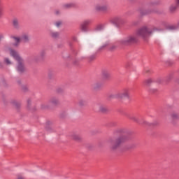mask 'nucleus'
I'll return each instance as SVG.
<instances>
[{
    "instance_id": "nucleus-12",
    "label": "nucleus",
    "mask_w": 179,
    "mask_h": 179,
    "mask_svg": "<svg viewBox=\"0 0 179 179\" xmlns=\"http://www.w3.org/2000/svg\"><path fill=\"white\" fill-rule=\"evenodd\" d=\"M72 138L74 139V141H80L81 139L80 136L78 134H74Z\"/></svg>"
},
{
    "instance_id": "nucleus-27",
    "label": "nucleus",
    "mask_w": 179,
    "mask_h": 179,
    "mask_svg": "<svg viewBox=\"0 0 179 179\" xmlns=\"http://www.w3.org/2000/svg\"><path fill=\"white\" fill-rule=\"evenodd\" d=\"M17 179H24V178H23L22 176H19Z\"/></svg>"
},
{
    "instance_id": "nucleus-29",
    "label": "nucleus",
    "mask_w": 179,
    "mask_h": 179,
    "mask_svg": "<svg viewBox=\"0 0 179 179\" xmlns=\"http://www.w3.org/2000/svg\"><path fill=\"white\" fill-rule=\"evenodd\" d=\"M59 13L58 12V10L56 11V15H58Z\"/></svg>"
},
{
    "instance_id": "nucleus-30",
    "label": "nucleus",
    "mask_w": 179,
    "mask_h": 179,
    "mask_svg": "<svg viewBox=\"0 0 179 179\" xmlns=\"http://www.w3.org/2000/svg\"><path fill=\"white\" fill-rule=\"evenodd\" d=\"M2 37H3L2 35H0V40H1V38H2Z\"/></svg>"
},
{
    "instance_id": "nucleus-5",
    "label": "nucleus",
    "mask_w": 179,
    "mask_h": 179,
    "mask_svg": "<svg viewBox=\"0 0 179 179\" xmlns=\"http://www.w3.org/2000/svg\"><path fill=\"white\" fill-rule=\"evenodd\" d=\"M13 38H14V40L16 42L14 44V45H15V47L19 45V43H20V41L22 43H27L29 41V36H27V35H23L21 38H17V37H15V36H13Z\"/></svg>"
},
{
    "instance_id": "nucleus-9",
    "label": "nucleus",
    "mask_w": 179,
    "mask_h": 179,
    "mask_svg": "<svg viewBox=\"0 0 179 179\" xmlns=\"http://www.w3.org/2000/svg\"><path fill=\"white\" fill-rule=\"evenodd\" d=\"M177 3L175 5H173L170 7V10L171 12H174L177 8L179 6V0H176Z\"/></svg>"
},
{
    "instance_id": "nucleus-33",
    "label": "nucleus",
    "mask_w": 179,
    "mask_h": 179,
    "mask_svg": "<svg viewBox=\"0 0 179 179\" xmlns=\"http://www.w3.org/2000/svg\"><path fill=\"white\" fill-rule=\"evenodd\" d=\"M80 106H82V103H80Z\"/></svg>"
},
{
    "instance_id": "nucleus-25",
    "label": "nucleus",
    "mask_w": 179,
    "mask_h": 179,
    "mask_svg": "<svg viewBox=\"0 0 179 179\" xmlns=\"http://www.w3.org/2000/svg\"><path fill=\"white\" fill-rule=\"evenodd\" d=\"M128 149H131V147H127V148H124V150H128Z\"/></svg>"
},
{
    "instance_id": "nucleus-32",
    "label": "nucleus",
    "mask_w": 179,
    "mask_h": 179,
    "mask_svg": "<svg viewBox=\"0 0 179 179\" xmlns=\"http://www.w3.org/2000/svg\"><path fill=\"white\" fill-rule=\"evenodd\" d=\"M73 40H74V41L76 40V38H73Z\"/></svg>"
},
{
    "instance_id": "nucleus-21",
    "label": "nucleus",
    "mask_w": 179,
    "mask_h": 179,
    "mask_svg": "<svg viewBox=\"0 0 179 179\" xmlns=\"http://www.w3.org/2000/svg\"><path fill=\"white\" fill-rule=\"evenodd\" d=\"M71 6H72V4L69 3V4H65L64 7L65 8H71Z\"/></svg>"
},
{
    "instance_id": "nucleus-26",
    "label": "nucleus",
    "mask_w": 179,
    "mask_h": 179,
    "mask_svg": "<svg viewBox=\"0 0 179 179\" xmlns=\"http://www.w3.org/2000/svg\"><path fill=\"white\" fill-rule=\"evenodd\" d=\"M0 16H2V9L0 8Z\"/></svg>"
},
{
    "instance_id": "nucleus-31",
    "label": "nucleus",
    "mask_w": 179,
    "mask_h": 179,
    "mask_svg": "<svg viewBox=\"0 0 179 179\" xmlns=\"http://www.w3.org/2000/svg\"><path fill=\"white\" fill-rule=\"evenodd\" d=\"M28 104H30V100H28Z\"/></svg>"
},
{
    "instance_id": "nucleus-22",
    "label": "nucleus",
    "mask_w": 179,
    "mask_h": 179,
    "mask_svg": "<svg viewBox=\"0 0 179 179\" xmlns=\"http://www.w3.org/2000/svg\"><path fill=\"white\" fill-rule=\"evenodd\" d=\"M56 26H57V27H59V26H61V22H56Z\"/></svg>"
},
{
    "instance_id": "nucleus-1",
    "label": "nucleus",
    "mask_w": 179,
    "mask_h": 179,
    "mask_svg": "<svg viewBox=\"0 0 179 179\" xmlns=\"http://www.w3.org/2000/svg\"><path fill=\"white\" fill-rule=\"evenodd\" d=\"M10 56L13 57V58L15 59L16 61H17L18 62V65L17 66V71L20 73L24 72V66H23V59H22L20 56H19V54L16 51L12 49L10 50Z\"/></svg>"
},
{
    "instance_id": "nucleus-2",
    "label": "nucleus",
    "mask_w": 179,
    "mask_h": 179,
    "mask_svg": "<svg viewBox=\"0 0 179 179\" xmlns=\"http://www.w3.org/2000/svg\"><path fill=\"white\" fill-rule=\"evenodd\" d=\"M128 139H129V136L127 134V133H123L121 135V136H120L116 139L115 143H113V141H111L110 143L113 144L112 145L113 150H115V149H118V148L121 146V144L124 143V142H127Z\"/></svg>"
},
{
    "instance_id": "nucleus-19",
    "label": "nucleus",
    "mask_w": 179,
    "mask_h": 179,
    "mask_svg": "<svg viewBox=\"0 0 179 179\" xmlns=\"http://www.w3.org/2000/svg\"><path fill=\"white\" fill-rule=\"evenodd\" d=\"M172 118L173 119H176V118H178V115L176 114V113H173L172 115Z\"/></svg>"
},
{
    "instance_id": "nucleus-8",
    "label": "nucleus",
    "mask_w": 179,
    "mask_h": 179,
    "mask_svg": "<svg viewBox=\"0 0 179 179\" xmlns=\"http://www.w3.org/2000/svg\"><path fill=\"white\" fill-rule=\"evenodd\" d=\"M111 23L115 24L117 27H118L120 24H122V20L118 17H116L111 20Z\"/></svg>"
},
{
    "instance_id": "nucleus-7",
    "label": "nucleus",
    "mask_w": 179,
    "mask_h": 179,
    "mask_svg": "<svg viewBox=\"0 0 179 179\" xmlns=\"http://www.w3.org/2000/svg\"><path fill=\"white\" fill-rule=\"evenodd\" d=\"M128 92H129L128 89H125V90H124L122 93L117 94L116 97L117 99H124V97L129 98V95L128 94Z\"/></svg>"
},
{
    "instance_id": "nucleus-4",
    "label": "nucleus",
    "mask_w": 179,
    "mask_h": 179,
    "mask_svg": "<svg viewBox=\"0 0 179 179\" xmlns=\"http://www.w3.org/2000/svg\"><path fill=\"white\" fill-rule=\"evenodd\" d=\"M138 42V37L136 36H129L127 38L126 40L121 41V44L122 45H129L131 44H135Z\"/></svg>"
},
{
    "instance_id": "nucleus-13",
    "label": "nucleus",
    "mask_w": 179,
    "mask_h": 179,
    "mask_svg": "<svg viewBox=\"0 0 179 179\" xmlns=\"http://www.w3.org/2000/svg\"><path fill=\"white\" fill-rule=\"evenodd\" d=\"M103 28H104V26L103 24H99L96 27L95 30L100 31V30H103Z\"/></svg>"
},
{
    "instance_id": "nucleus-6",
    "label": "nucleus",
    "mask_w": 179,
    "mask_h": 179,
    "mask_svg": "<svg viewBox=\"0 0 179 179\" xmlns=\"http://www.w3.org/2000/svg\"><path fill=\"white\" fill-rule=\"evenodd\" d=\"M90 23H92V20H90L84 21L83 22V24H81V30L83 31H87V26H89V24H90Z\"/></svg>"
},
{
    "instance_id": "nucleus-15",
    "label": "nucleus",
    "mask_w": 179,
    "mask_h": 179,
    "mask_svg": "<svg viewBox=\"0 0 179 179\" xmlns=\"http://www.w3.org/2000/svg\"><path fill=\"white\" fill-rule=\"evenodd\" d=\"M177 27H178L177 26L171 25V26L168 27V29L169 30H176V29H177Z\"/></svg>"
},
{
    "instance_id": "nucleus-24",
    "label": "nucleus",
    "mask_w": 179,
    "mask_h": 179,
    "mask_svg": "<svg viewBox=\"0 0 179 179\" xmlns=\"http://www.w3.org/2000/svg\"><path fill=\"white\" fill-rule=\"evenodd\" d=\"M101 87V85H99V84H96L95 86V89H99V87Z\"/></svg>"
},
{
    "instance_id": "nucleus-23",
    "label": "nucleus",
    "mask_w": 179,
    "mask_h": 179,
    "mask_svg": "<svg viewBox=\"0 0 179 179\" xmlns=\"http://www.w3.org/2000/svg\"><path fill=\"white\" fill-rule=\"evenodd\" d=\"M52 104H57V103H58V101H57V99L52 100Z\"/></svg>"
},
{
    "instance_id": "nucleus-14",
    "label": "nucleus",
    "mask_w": 179,
    "mask_h": 179,
    "mask_svg": "<svg viewBox=\"0 0 179 179\" xmlns=\"http://www.w3.org/2000/svg\"><path fill=\"white\" fill-rule=\"evenodd\" d=\"M59 36V34H58V32L52 33V37H53V38H57V37H58Z\"/></svg>"
},
{
    "instance_id": "nucleus-28",
    "label": "nucleus",
    "mask_w": 179,
    "mask_h": 179,
    "mask_svg": "<svg viewBox=\"0 0 179 179\" xmlns=\"http://www.w3.org/2000/svg\"><path fill=\"white\" fill-rule=\"evenodd\" d=\"M114 48H115V46H112L111 50H114Z\"/></svg>"
},
{
    "instance_id": "nucleus-10",
    "label": "nucleus",
    "mask_w": 179,
    "mask_h": 179,
    "mask_svg": "<svg viewBox=\"0 0 179 179\" xmlns=\"http://www.w3.org/2000/svg\"><path fill=\"white\" fill-rule=\"evenodd\" d=\"M96 10H100L101 12H104L107 9V7L106 6H96Z\"/></svg>"
},
{
    "instance_id": "nucleus-3",
    "label": "nucleus",
    "mask_w": 179,
    "mask_h": 179,
    "mask_svg": "<svg viewBox=\"0 0 179 179\" xmlns=\"http://www.w3.org/2000/svg\"><path fill=\"white\" fill-rule=\"evenodd\" d=\"M150 34H152V31L149 30L146 27H143L137 31V36L142 37L144 40H146Z\"/></svg>"
},
{
    "instance_id": "nucleus-11",
    "label": "nucleus",
    "mask_w": 179,
    "mask_h": 179,
    "mask_svg": "<svg viewBox=\"0 0 179 179\" xmlns=\"http://www.w3.org/2000/svg\"><path fill=\"white\" fill-rule=\"evenodd\" d=\"M13 24L14 27H15V29H17V27H19V21L17 20V19H14L13 20Z\"/></svg>"
},
{
    "instance_id": "nucleus-20",
    "label": "nucleus",
    "mask_w": 179,
    "mask_h": 179,
    "mask_svg": "<svg viewBox=\"0 0 179 179\" xmlns=\"http://www.w3.org/2000/svg\"><path fill=\"white\" fill-rule=\"evenodd\" d=\"M103 76L104 78H108V76H110V74L108 72L103 73Z\"/></svg>"
},
{
    "instance_id": "nucleus-16",
    "label": "nucleus",
    "mask_w": 179,
    "mask_h": 179,
    "mask_svg": "<svg viewBox=\"0 0 179 179\" xmlns=\"http://www.w3.org/2000/svg\"><path fill=\"white\" fill-rule=\"evenodd\" d=\"M99 110L101 113H106V111H107V108L103 106H101Z\"/></svg>"
},
{
    "instance_id": "nucleus-17",
    "label": "nucleus",
    "mask_w": 179,
    "mask_h": 179,
    "mask_svg": "<svg viewBox=\"0 0 179 179\" xmlns=\"http://www.w3.org/2000/svg\"><path fill=\"white\" fill-rule=\"evenodd\" d=\"M4 61L7 65H10V64H12L8 58H6Z\"/></svg>"
},
{
    "instance_id": "nucleus-18",
    "label": "nucleus",
    "mask_w": 179,
    "mask_h": 179,
    "mask_svg": "<svg viewBox=\"0 0 179 179\" xmlns=\"http://www.w3.org/2000/svg\"><path fill=\"white\" fill-rule=\"evenodd\" d=\"M146 85H150L152 83V79H148L145 80Z\"/></svg>"
}]
</instances>
